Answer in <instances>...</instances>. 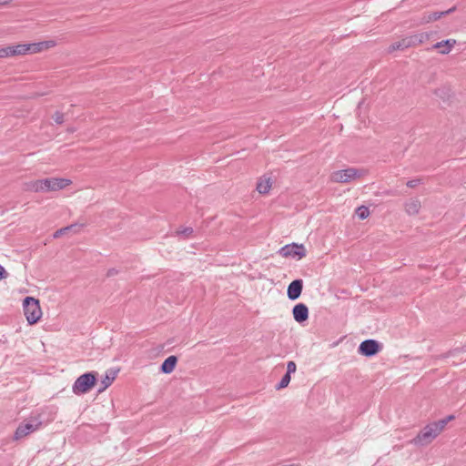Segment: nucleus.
Returning <instances> with one entry per match:
<instances>
[{
  "instance_id": "nucleus-9",
  "label": "nucleus",
  "mask_w": 466,
  "mask_h": 466,
  "mask_svg": "<svg viewBox=\"0 0 466 466\" xmlns=\"http://www.w3.org/2000/svg\"><path fill=\"white\" fill-rule=\"evenodd\" d=\"M303 289V280L295 279L288 287L287 295L290 300H296L301 295Z\"/></svg>"
},
{
  "instance_id": "nucleus-29",
  "label": "nucleus",
  "mask_w": 466,
  "mask_h": 466,
  "mask_svg": "<svg viewBox=\"0 0 466 466\" xmlns=\"http://www.w3.org/2000/svg\"><path fill=\"white\" fill-rule=\"evenodd\" d=\"M420 179H412V180H409L407 182V186L409 187H417L419 184H420Z\"/></svg>"
},
{
  "instance_id": "nucleus-2",
  "label": "nucleus",
  "mask_w": 466,
  "mask_h": 466,
  "mask_svg": "<svg viewBox=\"0 0 466 466\" xmlns=\"http://www.w3.org/2000/svg\"><path fill=\"white\" fill-rule=\"evenodd\" d=\"M24 313L27 322L35 324L42 316L39 300L33 297H26L23 302Z\"/></svg>"
},
{
  "instance_id": "nucleus-19",
  "label": "nucleus",
  "mask_w": 466,
  "mask_h": 466,
  "mask_svg": "<svg viewBox=\"0 0 466 466\" xmlns=\"http://www.w3.org/2000/svg\"><path fill=\"white\" fill-rule=\"evenodd\" d=\"M454 10V8H451L447 11H444V12H433L428 15H425L423 18H422V22L423 23H430L431 21H435V20H438L440 19L442 15H447V14H450L451 13L452 11Z\"/></svg>"
},
{
  "instance_id": "nucleus-33",
  "label": "nucleus",
  "mask_w": 466,
  "mask_h": 466,
  "mask_svg": "<svg viewBox=\"0 0 466 466\" xmlns=\"http://www.w3.org/2000/svg\"><path fill=\"white\" fill-rule=\"evenodd\" d=\"M12 0H0V6L5 5L10 3Z\"/></svg>"
},
{
  "instance_id": "nucleus-13",
  "label": "nucleus",
  "mask_w": 466,
  "mask_h": 466,
  "mask_svg": "<svg viewBox=\"0 0 466 466\" xmlns=\"http://www.w3.org/2000/svg\"><path fill=\"white\" fill-rule=\"evenodd\" d=\"M177 362V359L176 356L167 357L161 365V371L166 374L171 373Z\"/></svg>"
},
{
  "instance_id": "nucleus-20",
  "label": "nucleus",
  "mask_w": 466,
  "mask_h": 466,
  "mask_svg": "<svg viewBox=\"0 0 466 466\" xmlns=\"http://www.w3.org/2000/svg\"><path fill=\"white\" fill-rule=\"evenodd\" d=\"M81 226H78L76 224H74V225H70V226H67V227H65V228H62L58 230H56L53 237L54 238H60L62 235L66 234V232H69V231H74V232H77L79 230Z\"/></svg>"
},
{
  "instance_id": "nucleus-14",
  "label": "nucleus",
  "mask_w": 466,
  "mask_h": 466,
  "mask_svg": "<svg viewBox=\"0 0 466 466\" xmlns=\"http://www.w3.org/2000/svg\"><path fill=\"white\" fill-rule=\"evenodd\" d=\"M12 51V56H24L30 53L29 44H19L16 46H10Z\"/></svg>"
},
{
  "instance_id": "nucleus-17",
  "label": "nucleus",
  "mask_w": 466,
  "mask_h": 466,
  "mask_svg": "<svg viewBox=\"0 0 466 466\" xmlns=\"http://www.w3.org/2000/svg\"><path fill=\"white\" fill-rule=\"evenodd\" d=\"M430 37V35L428 33H420L413 35L409 36V39L410 40L411 46H418L426 40H428Z\"/></svg>"
},
{
  "instance_id": "nucleus-11",
  "label": "nucleus",
  "mask_w": 466,
  "mask_h": 466,
  "mask_svg": "<svg viewBox=\"0 0 466 466\" xmlns=\"http://www.w3.org/2000/svg\"><path fill=\"white\" fill-rule=\"evenodd\" d=\"M456 45L455 39H447L441 42L436 43L433 46L434 49H439L440 53L442 55H447L451 51V48Z\"/></svg>"
},
{
  "instance_id": "nucleus-26",
  "label": "nucleus",
  "mask_w": 466,
  "mask_h": 466,
  "mask_svg": "<svg viewBox=\"0 0 466 466\" xmlns=\"http://www.w3.org/2000/svg\"><path fill=\"white\" fill-rule=\"evenodd\" d=\"M297 370V365L294 361H289L287 364V374L291 375L295 373Z\"/></svg>"
},
{
  "instance_id": "nucleus-27",
  "label": "nucleus",
  "mask_w": 466,
  "mask_h": 466,
  "mask_svg": "<svg viewBox=\"0 0 466 466\" xmlns=\"http://www.w3.org/2000/svg\"><path fill=\"white\" fill-rule=\"evenodd\" d=\"M452 420H454V416L453 415H449L447 416L446 418L444 419H441L438 421H436L437 423H442L443 424V430L445 429L446 425L451 421Z\"/></svg>"
},
{
  "instance_id": "nucleus-12",
  "label": "nucleus",
  "mask_w": 466,
  "mask_h": 466,
  "mask_svg": "<svg viewBox=\"0 0 466 466\" xmlns=\"http://www.w3.org/2000/svg\"><path fill=\"white\" fill-rule=\"evenodd\" d=\"M421 204L418 198H410L405 203V211L408 215L413 216L420 212Z\"/></svg>"
},
{
  "instance_id": "nucleus-8",
  "label": "nucleus",
  "mask_w": 466,
  "mask_h": 466,
  "mask_svg": "<svg viewBox=\"0 0 466 466\" xmlns=\"http://www.w3.org/2000/svg\"><path fill=\"white\" fill-rule=\"evenodd\" d=\"M380 350V344L374 339H366L359 347V352L364 356L370 357Z\"/></svg>"
},
{
  "instance_id": "nucleus-25",
  "label": "nucleus",
  "mask_w": 466,
  "mask_h": 466,
  "mask_svg": "<svg viewBox=\"0 0 466 466\" xmlns=\"http://www.w3.org/2000/svg\"><path fill=\"white\" fill-rule=\"evenodd\" d=\"M0 57H12V51L10 46L0 48Z\"/></svg>"
},
{
  "instance_id": "nucleus-22",
  "label": "nucleus",
  "mask_w": 466,
  "mask_h": 466,
  "mask_svg": "<svg viewBox=\"0 0 466 466\" xmlns=\"http://www.w3.org/2000/svg\"><path fill=\"white\" fill-rule=\"evenodd\" d=\"M44 45H45L44 41L29 44L30 53L35 54V53L41 52L43 50H46Z\"/></svg>"
},
{
  "instance_id": "nucleus-4",
  "label": "nucleus",
  "mask_w": 466,
  "mask_h": 466,
  "mask_svg": "<svg viewBox=\"0 0 466 466\" xmlns=\"http://www.w3.org/2000/svg\"><path fill=\"white\" fill-rule=\"evenodd\" d=\"M96 380V375L93 372L79 376L73 385V392L77 395L88 392L94 387Z\"/></svg>"
},
{
  "instance_id": "nucleus-24",
  "label": "nucleus",
  "mask_w": 466,
  "mask_h": 466,
  "mask_svg": "<svg viewBox=\"0 0 466 466\" xmlns=\"http://www.w3.org/2000/svg\"><path fill=\"white\" fill-rule=\"evenodd\" d=\"M290 382V375L289 374H285L281 380L279 381V383L276 386V389L277 390H281V389H284L286 388Z\"/></svg>"
},
{
  "instance_id": "nucleus-18",
  "label": "nucleus",
  "mask_w": 466,
  "mask_h": 466,
  "mask_svg": "<svg viewBox=\"0 0 466 466\" xmlns=\"http://www.w3.org/2000/svg\"><path fill=\"white\" fill-rule=\"evenodd\" d=\"M410 46H411L410 40L409 39V36H408V37H405V38L401 39L400 41L393 43L390 46V51L404 50V49H406L408 47H410Z\"/></svg>"
},
{
  "instance_id": "nucleus-23",
  "label": "nucleus",
  "mask_w": 466,
  "mask_h": 466,
  "mask_svg": "<svg viewBox=\"0 0 466 466\" xmlns=\"http://www.w3.org/2000/svg\"><path fill=\"white\" fill-rule=\"evenodd\" d=\"M356 215L360 219H365L370 215V210L367 207L361 206L356 209Z\"/></svg>"
},
{
  "instance_id": "nucleus-7",
  "label": "nucleus",
  "mask_w": 466,
  "mask_h": 466,
  "mask_svg": "<svg viewBox=\"0 0 466 466\" xmlns=\"http://www.w3.org/2000/svg\"><path fill=\"white\" fill-rule=\"evenodd\" d=\"M70 184L71 180L66 178L51 177L44 179L45 192L60 190Z\"/></svg>"
},
{
  "instance_id": "nucleus-1",
  "label": "nucleus",
  "mask_w": 466,
  "mask_h": 466,
  "mask_svg": "<svg viewBox=\"0 0 466 466\" xmlns=\"http://www.w3.org/2000/svg\"><path fill=\"white\" fill-rule=\"evenodd\" d=\"M443 431V424L433 421L427 424L413 439L412 442L418 446H427L431 443Z\"/></svg>"
},
{
  "instance_id": "nucleus-5",
  "label": "nucleus",
  "mask_w": 466,
  "mask_h": 466,
  "mask_svg": "<svg viewBox=\"0 0 466 466\" xmlns=\"http://www.w3.org/2000/svg\"><path fill=\"white\" fill-rule=\"evenodd\" d=\"M41 425V421L38 420V419H31L24 423H21L15 432V440H20L30 433L35 431L39 429Z\"/></svg>"
},
{
  "instance_id": "nucleus-32",
  "label": "nucleus",
  "mask_w": 466,
  "mask_h": 466,
  "mask_svg": "<svg viewBox=\"0 0 466 466\" xmlns=\"http://www.w3.org/2000/svg\"><path fill=\"white\" fill-rule=\"evenodd\" d=\"M6 276H7V273H6L5 269L4 268V267H2L0 265V280L3 279H5Z\"/></svg>"
},
{
  "instance_id": "nucleus-34",
  "label": "nucleus",
  "mask_w": 466,
  "mask_h": 466,
  "mask_svg": "<svg viewBox=\"0 0 466 466\" xmlns=\"http://www.w3.org/2000/svg\"><path fill=\"white\" fill-rule=\"evenodd\" d=\"M114 273H115V270H114V269H111V270H109V271H108V275H109V276H112Z\"/></svg>"
},
{
  "instance_id": "nucleus-15",
  "label": "nucleus",
  "mask_w": 466,
  "mask_h": 466,
  "mask_svg": "<svg viewBox=\"0 0 466 466\" xmlns=\"http://www.w3.org/2000/svg\"><path fill=\"white\" fill-rule=\"evenodd\" d=\"M271 188V182L270 178L268 177H262L257 184V190L260 194H266L269 191Z\"/></svg>"
},
{
  "instance_id": "nucleus-28",
  "label": "nucleus",
  "mask_w": 466,
  "mask_h": 466,
  "mask_svg": "<svg viewBox=\"0 0 466 466\" xmlns=\"http://www.w3.org/2000/svg\"><path fill=\"white\" fill-rule=\"evenodd\" d=\"M53 119L55 120L56 123L62 124L64 122V115L59 112H56L54 115Z\"/></svg>"
},
{
  "instance_id": "nucleus-3",
  "label": "nucleus",
  "mask_w": 466,
  "mask_h": 466,
  "mask_svg": "<svg viewBox=\"0 0 466 466\" xmlns=\"http://www.w3.org/2000/svg\"><path fill=\"white\" fill-rule=\"evenodd\" d=\"M366 174V170L355 167H349L342 170L334 171L330 174V180L335 183H350Z\"/></svg>"
},
{
  "instance_id": "nucleus-6",
  "label": "nucleus",
  "mask_w": 466,
  "mask_h": 466,
  "mask_svg": "<svg viewBox=\"0 0 466 466\" xmlns=\"http://www.w3.org/2000/svg\"><path fill=\"white\" fill-rule=\"evenodd\" d=\"M279 255L284 258H298L299 259L304 258L306 256V249L304 246L292 243L284 246L279 251Z\"/></svg>"
},
{
  "instance_id": "nucleus-30",
  "label": "nucleus",
  "mask_w": 466,
  "mask_h": 466,
  "mask_svg": "<svg viewBox=\"0 0 466 466\" xmlns=\"http://www.w3.org/2000/svg\"><path fill=\"white\" fill-rule=\"evenodd\" d=\"M44 43H45L44 46H45L46 49L54 47L56 45L55 40H47V41H44Z\"/></svg>"
},
{
  "instance_id": "nucleus-21",
  "label": "nucleus",
  "mask_w": 466,
  "mask_h": 466,
  "mask_svg": "<svg viewBox=\"0 0 466 466\" xmlns=\"http://www.w3.org/2000/svg\"><path fill=\"white\" fill-rule=\"evenodd\" d=\"M115 379H116V372L106 373L101 381L103 388L99 391H102V390H106L107 387H109Z\"/></svg>"
},
{
  "instance_id": "nucleus-16",
  "label": "nucleus",
  "mask_w": 466,
  "mask_h": 466,
  "mask_svg": "<svg viewBox=\"0 0 466 466\" xmlns=\"http://www.w3.org/2000/svg\"><path fill=\"white\" fill-rule=\"evenodd\" d=\"M26 190L33 192H45L44 179L35 180L25 185Z\"/></svg>"
},
{
  "instance_id": "nucleus-10",
  "label": "nucleus",
  "mask_w": 466,
  "mask_h": 466,
  "mask_svg": "<svg viewBox=\"0 0 466 466\" xmlns=\"http://www.w3.org/2000/svg\"><path fill=\"white\" fill-rule=\"evenodd\" d=\"M292 314L297 322L302 323L309 319V309L305 304L299 303L293 307Z\"/></svg>"
},
{
  "instance_id": "nucleus-31",
  "label": "nucleus",
  "mask_w": 466,
  "mask_h": 466,
  "mask_svg": "<svg viewBox=\"0 0 466 466\" xmlns=\"http://www.w3.org/2000/svg\"><path fill=\"white\" fill-rule=\"evenodd\" d=\"M193 232V229L191 228H186L183 230L178 231V234H182L185 236H188Z\"/></svg>"
}]
</instances>
